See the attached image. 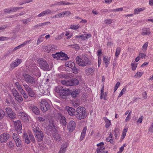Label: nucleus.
<instances>
[{
    "instance_id": "nucleus-15",
    "label": "nucleus",
    "mask_w": 153,
    "mask_h": 153,
    "mask_svg": "<svg viewBox=\"0 0 153 153\" xmlns=\"http://www.w3.org/2000/svg\"><path fill=\"white\" fill-rule=\"evenodd\" d=\"M37 141L38 142H41L43 141L44 137V134L41 131H39L38 132L35 134Z\"/></svg>"
},
{
    "instance_id": "nucleus-47",
    "label": "nucleus",
    "mask_w": 153,
    "mask_h": 153,
    "mask_svg": "<svg viewBox=\"0 0 153 153\" xmlns=\"http://www.w3.org/2000/svg\"><path fill=\"white\" fill-rule=\"evenodd\" d=\"M22 21V22L25 24H27L29 22H31V19L30 18H28L27 19H22L21 20Z\"/></svg>"
},
{
    "instance_id": "nucleus-24",
    "label": "nucleus",
    "mask_w": 153,
    "mask_h": 153,
    "mask_svg": "<svg viewBox=\"0 0 153 153\" xmlns=\"http://www.w3.org/2000/svg\"><path fill=\"white\" fill-rule=\"evenodd\" d=\"M22 137L25 140V142L27 144H29L30 142V140L29 139L28 136L26 133H24Z\"/></svg>"
},
{
    "instance_id": "nucleus-56",
    "label": "nucleus",
    "mask_w": 153,
    "mask_h": 153,
    "mask_svg": "<svg viewBox=\"0 0 153 153\" xmlns=\"http://www.w3.org/2000/svg\"><path fill=\"white\" fill-rule=\"evenodd\" d=\"M79 27L78 25H71L70 28L72 29L76 30Z\"/></svg>"
},
{
    "instance_id": "nucleus-23",
    "label": "nucleus",
    "mask_w": 153,
    "mask_h": 153,
    "mask_svg": "<svg viewBox=\"0 0 153 153\" xmlns=\"http://www.w3.org/2000/svg\"><path fill=\"white\" fill-rule=\"evenodd\" d=\"M95 71V68L93 67L92 68H89L87 69H85V72L88 75L94 73Z\"/></svg>"
},
{
    "instance_id": "nucleus-5",
    "label": "nucleus",
    "mask_w": 153,
    "mask_h": 153,
    "mask_svg": "<svg viewBox=\"0 0 153 153\" xmlns=\"http://www.w3.org/2000/svg\"><path fill=\"white\" fill-rule=\"evenodd\" d=\"M76 63L80 66H85L87 64H89V59L85 56L83 57L82 59H80L78 56L76 58Z\"/></svg>"
},
{
    "instance_id": "nucleus-36",
    "label": "nucleus",
    "mask_w": 153,
    "mask_h": 153,
    "mask_svg": "<svg viewBox=\"0 0 153 153\" xmlns=\"http://www.w3.org/2000/svg\"><path fill=\"white\" fill-rule=\"evenodd\" d=\"M56 3L57 5H67L71 4V3L69 2L66 3L65 1H61Z\"/></svg>"
},
{
    "instance_id": "nucleus-34",
    "label": "nucleus",
    "mask_w": 153,
    "mask_h": 153,
    "mask_svg": "<svg viewBox=\"0 0 153 153\" xmlns=\"http://www.w3.org/2000/svg\"><path fill=\"white\" fill-rule=\"evenodd\" d=\"M15 85H16L17 89L19 90L20 91V92H22L24 91L21 85L20 84L19 82H16L15 83Z\"/></svg>"
},
{
    "instance_id": "nucleus-55",
    "label": "nucleus",
    "mask_w": 153,
    "mask_h": 153,
    "mask_svg": "<svg viewBox=\"0 0 153 153\" xmlns=\"http://www.w3.org/2000/svg\"><path fill=\"white\" fill-rule=\"evenodd\" d=\"M7 146L8 147L10 148H13L14 146V144L11 141H10L7 144Z\"/></svg>"
},
{
    "instance_id": "nucleus-32",
    "label": "nucleus",
    "mask_w": 153,
    "mask_h": 153,
    "mask_svg": "<svg viewBox=\"0 0 153 153\" xmlns=\"http://www.w3.org/2000/svg\"><path fill=\"white\" fill-rule=\"evenodd\" d=\"M106 57V56H103V60L104 62L105 65V67H107L108 66V64L109 63L110 59H108V57H107V58Z\"/></svg>"
},
{
    "instance_id": "nucleus-61",
    "label": "nucleus",
    "mask_w": 153,
    "mask_h": 153,
    "mask_svg": "<svg viewBox=\"0 0 153 153\" xmlns=\"http://www.w3.org/2000/svg\"><path fill=\"white\" fill-rule=\"evenodd\" d=\"M146 56V54L145 53H140L139 55V56L140 58H144Z\"/></svg>"
},
{
    "instance_id": "nucleus-6",
    "label": "nucleus",
    "mask_w": 153,
    "mask_h": 153,
    "mask_svg": "<svg viewBox=\"0 0 153 153\" xmlns=\"http://www.w3.org/2000/svg\"><path fill=\"white\" fill-rule=\"evenodd\" d=\"M23 86L24 88L27 92L29 97L35 98L36 97V94L33 90L30 87L29 85L26 84H23Z\"/></svg>"
},
{
    "instance_id": "nucleus-27",
    "label": "nucleus",
    "mask_w": 153,
    "mask_h": 153,
    "mask_svg": "<svg viewBox=\"0 0 153 153\" xmlns=\"http://www.w3.org/2000/svg\"><path fill=\"white\" fill-rule=\"evenodd\" d=\"M61 82L62 84L66 86H72L71 79L68 80H62Z\"/></svg>"
},
{
    "instance_id": "nucleus-18",
    "label": "nucleus",
    "mask_w": 153,
    "mask_h": 153,
    "mask_svg": "<svg viewBox=\"0 0 153 153\" xmlns=\"http://www.w3.org/2000/svg\"><path fill=\"white\" fill-rule=\"evenodd\" d=\"M48 126L49 127L48 129H50V131H51L53 129V131L54 130L55 131H56L57 130V127L53 120H50L49 121Z\"/></svg>"
},
{
    "instance_id": "nucleus-59",
    "label": "nucleus",
    "mask_w": 153,
    "mask_h": 153,
    "mask_svg": "<svg viewBox=\"0 0 153 153\" xmlns=\"http://www.w3.org/2000/svg\"><path fill=\"white\" fill-rule=\"evenodd\" d=\"M37 120L40 122H43L45 120V119L42 117H39L37 118Z\"/></svg>"
},
{
    "instance_id": "nucleus-31",
    "label": "nucleus",
    "mask_w": 153,
    "mask_h": 153,
    "mask_svg": "<svg viewBox=\"0 0 153 153\" xmlns=\"http://www.w3.org/2000/svg\"><path fill=\"white\" fill-rule=\"evenodd\" d=\"M22 119L25 121H28V115L26 113L22 112L21 113Z\"/></svg>"
},
{
    "instance_id": "nucleus-33",
    "label": "nucleus",
    "mask_w": 153,
    "mask_h": 153,
    "mask_svg": "<svg viewBox=\"0 0 153 153\" xmlns=\"http://www.w3.org/2000/svg\"><path fill=\"white\" fill-rule=\"evenodd\" d=\"M60 53V58H63L64 60H66L68 59L69 58L68 56L67 55L65 54L64 53Z\"/></svg>"
},
{
    "instance_id": "nucleus-12",
    "label": "nucleus",
    "mask_w": 153,
    "mask_h": 153,
    "mask_svg": "<svg viewBox=\"0 0 153 153\" xmlns=\"http://www.w3.org/2000/svg\"><path fill=\"white\" fill-rule=\"evenodd\" d=\"M76 126V122L73 120H71L68 124L67 128L69 132H71L75 129Z\"/></svg>"
},
{
    "instance_id": "nucleus-54",
    "label": "nucleus",
    "mask_w": 153,
    "mask_h": 153,
    "mask_svg": "<svg viewBox=\"0 0 153 153\" xmlns=\"http://www.w3.org/2000/svg\"><path fill=\"white\" fill-rule=\"evenodd\" d=\"M45 15L50 14L53 12V11L49 9H48L47 10L44 11Z\"/></svg>"
},
{
    "instance_id": "nucleus-41",
    "label": "nucleus",
    "mask_w": 153,
    "mask_h": 153,
    "mask_svg": "<svg viewBox=\"0 0 153 153\" xmlns=\"http://www.w3.org/2000/svg\"><path fill=\"white\" fill-rule=\"evenodd\" d=\"M105 149V148L103 146H101L99 147L97 149V153H101L102 152H104V151L102 152Z\"/></svg>"
},
{
    "instance_id": "nucleus-49",
    "label": "nucleus",
    "mask_w": 153,
    "mask_h": 153,
    "mask_svg": "<svg viewBox=\"0 0 153 153\" xmlns=\"http://www.w3.org/2000/svg\"><path fill=\"white\" fill-rule=\"evenodd\" d=\"M107 93L105 92L101 94L100 96V98L101 99H103L104 100H107V99L106 98V97L107 96Z\"/></svg>"
},
{
    "instance_id": "nucleus-21",
    "label": "nucleus",
    "mask_w": 153,
    "mask_h": 153,
    "mask_svg": "<svg viewBox=\"0 0 153 153\" xmlns=\"http://www.w3.org/2000/svg\"><path fill=\"white\" fill-rule=\"evenodd\" d=\"M68 146L67 143H63L61 146V147L58 153H65L66 150V148Z\"/></svg>"
},
{
    "instance_id": "nucleus-17",
    "label": "nucleus",
    "mask_w": 153,
    "mask_h": 153,
    "mask_svg": "<svg viewBox=\"0 0 153 153\" xmlns=\"http://www.w3.org/2000/svg\"><path fill=\"white\" fill-rule=\"evenodd\" d=\"M22 62L21 59H17L15 60L10 65V68L12 70L14 69L15 67L17 66Z\"/></svg>"
},
{
    "instance_id": "nucleus-40",
    "label": "nucleus",
    "mask_w": 153,
    "mask_h": 153,
    "mask_svg": "<svg viewBox=\"0 0 153 153\" xmlns=\"http://www.w3.org/2000/svg\"><path fill=\"white\" fill-rule=\"evenodd\" d=\"M21 93L23 96V97H24V98L25 99H27V100H26V101H28L30 100L29 99H28V96L26 94L25 92L24 91H23Z\"/></svg>"
},
{
    "instance_id": "nucleus-30",
    "label": "nucleus",
    "mask_w": 153,
    "mask_h": 153,
    "mask_svg": "<svg viewBox=\"0 0 153 153\" xmlns=\"http://www.w3.org/2000/svg\"><path fill=\"white\" fill-rule=\"evenodd\" d=\"M103 119L106 123L105 127L107 128H108L111 125V122L107 117H104Z\"/></svg>"
},
{
    "instance_id": "nucleus-7",
    "label": "nucleus",
    "mask_w": 153,
    "mask_h": 153,
    "mask_svg": "<svg viewBox=\"0 0 153 153\" xmlns=\"http://www.w3.org/2000/svg\"><path fill=\"white\" fill-rule=\"evenodd\" d=\"M15 130L17 132L18 134L22 133V125L20 121L19 120L17 121H13Z\"/></svg>"
},
{
    "instance_id": "nucleus-39",
    "label": "nucleus",
    "mask_w": 153,
    "mask_h": 153,
    "mask_svg": "<svg viewBox=\"0 0 153 153\" xmlns=\"http://www.w3.org/2000/svg\"><path fill=\"white\" fill-rule=\"evenodd\" d=\"M45 34H44L43 35L40 36L39 37L38 39L37 44L38 45L39 43L42 42L44 40V38L43 37V36H44Z\"/></svg>"
},
{
    "instance_id": "nucleus-50",
    "label": "nucleus",
    "mask_w": 153,
    "mask_h": 153,
    "mask_svg": "<svg viewBox=\"0 0 153 153\" xmlns=\"http://www.w3.org/2000/svg\"><path fill=\"white\" fill-rule=\"evenodd\" d=\"M131 66L132 70L133 71L135 70L137 66V63L135 64L134 62H132L131 64Z\"/></svg>"
},
{
    "instance_id": "nucleus-9",
    "label": "nucleus",
    "mask_w": 153,
    "mask_h": 153,
    "mask_svg": "<svg viewBox=\"0 0 153 153\" xmlns=\"http://www.w3.org/2000/svg\"><path fill=\"white\" fill-rule=\"evenodd\" d=\"M23 76L25 80L27 83L31 84L36 83V79L32 76L26 74L23 75Z\"/></svg>"
},
{
    "instance_id": "nucleus-28",
    "label": "nucleus",
    "mask_w": 153,
    "mask_h": 153,
    "mask_svg": "<svg viewBox=\"0 0 153 153\" xmlns=\"http://www.w3.org/2000/svg\"><path fill=\"white\" fill-rule=\"evenodd\" d=\"M51 46L50 45H49L46 46H44L42 48L43 50L48 53L51 52Z\"/></svg>"
},
{
    "instance_id": "nucleus-51",
    "label": "nucleus",
    "mask_w": 153,
    "mask_h": 153,
    "mask_svg": "<svg viewBox=\"0 0 153 153\" xmlns=\"http://www.w3.org/2000/svg\"><path fill=\"white\" fill-rule=\"evenodd\" d=\"M148 42H146L143 46V50L144 51H146L147 49L148 46Z\"/></svg>"
},
{
    "instance_id": "nucleus-19",
    "label": "nucleus",
    "mask_w": 153,
    "mask_h": 153,
    "mask_svg": "<svg viewBox=\"0 0 153 153\" xmlns=\"http://www.w3.org/2000/svg\"><path fill=\"white\" fill-rule=\"evenodd\" d=\"M33 67V68H32V69L31 71V73L36 76L39 77L40 76L41 74L38 68L36 66Z\"/></svg>"
},
{
    "instance_id": "nucleus-35",
    "label": "nucleus",
    "mask_w": 153,
    "mask_h": 153,
    "mask_svg": "<svg viewBox=\"0 0 153 153\" xmlns=\"http://www.w3.org/2000/svg\"><path fill=\"white\" fill-rule=\"evenodd\" d=\"M72 85H76L79 84V81L76 78H73L71 79Z\"/></svg>"
},
{
    "instance_id": "nucleus-57",
    "label": "nucleus",
    "mask_w": 153,
    "mask_h": 153,
    "mask_svg": "<svg viewBox=\"0 0 153 153\" xmlns=\"http://www.w3.org/2000/svg\"><path fill=\"white\" fill-rule=\"evenodd\" d=\"M120 85V83L119 82H117L116 84L115 87L114 88V93L117 90V89L118 88L119 86Z\"/></svg>"
},
{
    "instance_id": "nucleus-2",
    "label": "nucleus",
    "mask_w": 153,
    "mask_h": 153,
    "mask_svg": "<svg viewBox=\"0 0 153 153\" xmlns=\"http://www.w3.org/2000/svg\"><path fill=\"white\" fill-rule=\"evenodd\" d=\"M75 116L76 118L81 120L85 118L87 116V113L85 107L79 106L76 109Z\"/></svg>"
},
{
    "instance_id": "nucleus-45",
    "label": "nucleus",
    "mask_w": 153,
    "mask_h": 153,
    "mask_svg": "<svg viewBox=\"0 0 153 153\" xmlns=\"http://www.w3.org/2000/svg\"><path fill=\"white\" fill-rule=\"evenodd\" d=\"M144 9L141 8H139L135 9L134 10V14H138L141 11L143 10Z\"/></svg>"
},
{
    "instance_id": "nucleus-25",
    "label": "nucleus",
    "mask_w": 153,
    "mask_h": 153,
    "mask_svg": "<svg viewBox=\"0 0 153 153\" xmlns=\"http://www.w3.org/2000/svg\"><path fill=\"white\" fill-rule=\"evenodd\" d=\"M70 91L71 92L70 95H71V97L74 98L76 97V95L79 94L80 92V91L78 90H76L73 91L71 90Z\"/></svg>"
},
{
    "instance_id": "nucleus-8",
    "label": "nucleus",
    "mask_w": 153,
    "mask_h": 153,
    "mask_svg": "<svg viewBox=\"0 0 153 153\" xmlns=\"http://www.w3.org/2000/svg\"><path fill=\"white\" fill-rule=\"evenodd\" d=\"M5 110L6 114L11 120H14L16 118V114L10 108H6Z\"/></svg>"
},
{
    "instance_id": "nucleus-4",
    "label": "nucleus",
    "mask_w": 153,
    "mask_h": 153,
    "mask_svg": "<svg viewBox=\"0 0 153 153\" xmlns=\"http://www.w3.org/2000/svg\"><path fill=\"white\" fill-rule=\"evenodd\" d=\"M40 108L44 113L50 108L51 106L45 99H41L40 102Z\"/></svg>"
},
{
    "instance_id": "nucleus-22",
    "label": "nucleus",
    "mask_w": 153,
    "mask_h": 153,
    "mask_svg": "<svg viewBox=\"0 0 153 153\" xmlns=\"http://www.w3.org/2000/svg\"><path fill=\"white\" fill-rule=\"evenodd\" d=\"M150 33V31L149 28H143L142 30L141 34L143 35H149Z\"/></svg>"
},
{
    "instance_id": "nucleus-52",
    "label": "nucleus",
    "mask_w": 153,
    "mask_h": 153,
    "mask_svg": "<svg viewBox=\"0 0 153 153\" xmlns=\"http://www.w3.org/2000/svg\"><path fill=\"white\" fill-rule=\"evenodd\" d=\"M11 92L13 96L14 97L17 94L19 93L18 91L16 90L15 88H13L11 90Z\"/></svg>"
},
{
    "instance_id": "nucleus-62",
    "label": "nucleus",
    "mask_w": 153,
    "mask_h": 153,
    "mask_svg": "<svg viewBox=\"0 0 153 153\" xmlns=\"http://www.w3.org/2000/svg\"><path fill=\"white\" fill-rule=\"evenodd\" d=\"M86 36L85 34H82L80 35V36H79V37H80V38L82 39L85 40L86 39H87V37Z\"/></svg>"
},
{
    "instance_id": "nucleus-53",
    "label": "nucleus",
    "mask_w": 153,
    "mask_h": 153,
    "mask_svg": "<svg viewBox=\"0 0 153 153\" xmlns=\"http://www.w3.org/2000/svg\"><path fill=\"white\" fill-rule=\"evenodd\" d=\"M104 22L106 24L110 25L112 23V20L111 19H105Z\"/></svg>"
},
{
    "instance_id": "nucleus-16",
    "label": "nucleus",
    "mask_w": 153,
    "mask_h": 153,
    "mask_svg": "<svg viewBox=\"0 0 153 153\" xmlns=\"http://www.w3.org/2000/svg\"><path fill=\"white\" fill-rule=\"evenodd\" d=\"M65 111L68 112L70 115L71 116L75 115L76 110L74 108L69 107V106H66L65 108Z\"/></svg>"
},
{
    "instance_id": "nucleus-44",
    "label": "nucleus",
    "mask_w": 153,
    "mask_h": 153,
    "mask_svg": "<svg viewBox=\"0 0 153 153\" xmlns=\"http://www.w3.org/2000/svg\"><path fill=\"white\" fill-rule=\"evenodd\" d=\"M121 52V48L119 47H118L116 50L115 56L117 57L120 54Z\"/></svg>"
},
{
    "instance_id": "nucleus-38",
    "label": "nucleus",
    "mask_w": 153,
    "mask_h": 153,
    "mask_svg": "<svg viewBox=\"0 0 153 153\" xmlns=\"http://www.w3.org/2000/svg\"><path fill=\"white\" fill-rule=\"evenodd\" d=\"M66 65L67 66L71 68V69L73 67H74V66L76 65L75 63L71 62H68V64Z\"/></svg>"
},
{
    "instance_id": "nucleus-3",
    "label": "nucleus",
    "mask_w": 153,
    "mask_h": 153,
    "mask_svg": "<svg viewBox=\"0 0 153 153\" xmlns=\"http://www.w3.org/2000/svg\"><path fill=\"white\" fill-rule=\"evenodd\" d=\"M38 62L39 67L43 70L48 71L51 69V68L49 67L48 64L45 59H39L38 60Z\"/></svg>"
},
{
    "instance_id": "nucleus-64",
    "label": "nucleus",
    "mask_w": 153,
    "mask_h": 153,
    "mask_svg": "<svg viewBox=\"0 0 153 153\" xmlns=\"http://www.w3.org/2000/svg\"><path fill=\"white\" fill-rule=\"evenodd\" d=\"M149 131L150 132H153V122L152 123L151 125L149 127Z\"/></svg>"
},
{
    "instance_id": "nucleus-26",
    "label": "nucleus",
    "mask_w": 153,
    "mask_h": 153,
    "mask_svg": "<svg viewBox=\"0 0 153 153\" xmlns=\"http://www.w3.org/2000/svg\"><path fill=\"white\" fill-rule=\"evenodd\" d=\"M14 97L16 100L19 102H22L23 101V99L21 94L19 93L16 95Z\"/></svg>"
},
{
    "instance_id": "nucleus-29",
    "label": "nucleus",
    "mask_w": 153,
    "mask_h": 153,
    "mask_svg": "<svg viewBox=\"0 0 153 153\" xmlns=\"http://www.w3.org/2000/svg\"><path fill=\"white\" fill-rule=\"evenodd\" d=\"M86 130L87 128L86 127H84L81 133V135L80 138V140H82L84 137L86 132Z\"/></svg>"
},
{
    "instance_id": "nucleus-11",
    "label": "nucleus",
    "mask_w": 153,
    "mask_h": 153,
    "mask_svg": "<svg viewBox=\"0 0 153 153\" xmlns=\"http://www.w3.org/2000/svg\"><path fill=\"white\" fill-rule=\"evenodd\" d=\"M54 133H53V136L54 140L57 142H59L62 140V135L61 134L59 133L56 131H53Z\"/></svg>"
},
{
    "instance_id": "nucleus-10",
    "label": "nucleus",
    "mask_w": 153,
    "mask_h": 153,
    "mask_svg": "<svg viewBox=\"0 0 153 153\" xmlns=\"http://www.w3.org/2000/svg\"><path fill=\"white\" fill-rule=\"evenodd\" d=\"M56 117L57 121H59L62 126L65 127L67 122L66 119L65 117L61 114L58 113Z\"/></svg>"
},
{
    "instance_id": "nucleus-48",
    "label": "nucleus",
    "mask_w": 153,
    "mask_h": 153,
    "mask_svg": "<svg viewBox=\"0 0 153 153\" xmlns=\"http://www.w3.org/2000/svg\"><path fill=\"white\" fill-rule=\"evenodd\" d=\"M5 112L2 109H0V120L4 116Z\"/></svg>"
},
{
    "instance_id": "nucleus-58",
    "label": "nucleus",
    "mask_w": 153,
    "mask_h": 153,
    "mask_svg": "<svg viewBox=\"0 0 153 153\" xmlns=\"http://www.w3.org/2000/svg\"><path fill=\"white\" fill-rule=\"evenodd\" d=\"M119 132V129L118 128H116L114 130V134L116 138H117V133Z\"/></svg>"
},
{
    "instance_id": "nucleus-43",
    "label": "nucleus",
    "mask_w": 153,
    "mask_h": 153,
    "mask_svg": "<svg viewBox=\"0 0 153 153\" xmlns=\"http://www.w3.org/2000/svg\"><path fill=\"white\" fill-rule=\"evenodd\" d=\"M60 53L58 52L56 53L55 54H52V55L54 58L56 59H59L60 58Z\"/></svg>"
},
{
    "instance_id": "nucleus-1",
    "label": "nucleus",
    "mask_w": 153,
    "mask_h": 153,
    "mask_svg": "<svg viewBox=\"0 0 153 153\" xmlns=\"http://www.w3.org/2000/svg\"><path fill=\"white\" fill-rule=\"evenodd\" d=\"M54 91L59 93V95L61 98L66 99L68 96L70 94L71 91L65 87L58 85L55 88Z\"/></svg>"
},
{
    "instance_id": "nucleus-20",
    "label": "nucleus",
    "mask_w": 153,
    "mask_h": 153,
    "mask_svg": "<svg viewBox=\"0 0 153 153\" xmlns=\"http://www.w3.org/2000/svg\"><path fill=\"white\" fill-rule=\"evenodd\" d=\"M30 109H31V111L35 114L38 115L40 114V111L39 110L37 106H31L30 107Z\"/></svg>"
},
{
    "instance_id": "nucleus-37",
    "label": "nucleus",
    "mask_w": 153,
    "mask_h": 153,
    "mask_svg": "<svg viewBox=\"0 0 153 153\" xmlns=\"http://www.w3.org/2000/svg\"><path fill=\"white\" fill-rule=\"evenodd\" d=\"M71 69L72 70L73 72L75 74H77L79 71V69L77 67L76 65L74 66V67H73Z\"/></svg>"
},
{
    "instance_id": "nucleus-46",
    "label": "nucleus",
    "mask_w": 153,
    "mask_h": 153,
    "mask_svg": "<svg viewBox=\"0 0 153 153\" xmlns=\"http://www.w3.org/2000/svg\"><path fill=\"white\" fill-rule=\"evenodd\" d=\"M32 128L33 131L35 133V134L38 132V131H41L38 127H36L34 126Z\"/></svg>"
},
{
    "instance_id": "nucleus-14",
    "label": "nucleus",
    "mask_w": 153,
    "mask_h": 153,
    "mask_svg": "<svg viewBox=\"0 0 153 153\" xmlns=\"http://www.w3.org/2000/svg\"><path fill=\"white\" fill-rule=\"evenodd\" d=\"M13 138L16 143V146L17 147H20L21 146V141L16 133H13Z\"/></svg>"
},
{
    "instance_id": "nucleus-42",
    "label": "nucleus",
    "mask_w": 153,
    "mask_h": 153,
    "mask_svg": "<svg viewBox=\"0 0 153 153\" xmlns=\"http://www.w3.org/2000/svg\"><path fill=\"white\" fill-rule=\"evenodd\" d=\"M29 136L30 139V140L33 143H35L36 142L35 140L34 136L31 133H29Z\"/></svg>"
},
{
    "instance_id": "nucleus-13",
    "label": "nucleus",
    "mask_w": 153,
    "mask_h": 153,
    "mask_svg": "<svg viewBox=\"0 0 153 153\" xmlns=\"http://www.w3.org/2000/svg\"><path fill=\"white\" fill-rule=\"evenodd\" d=\"M9 134L4 133L0 135V142L1 143L6 142L8 139L10 138Z\"/></svg>"
},
{
    "instance_id": "nucleus-60",
    "label": "nucleus",
    "mask_w": 153,
    "mask_h": 153,
    "mask_svg": "<svg viewBox=\"0 0 153 153\" xmlns=\"http://www.w3.org/2000/svg\"><path fill=\"white\" fill-rule=\"evenodd\" d=\"M4 12L5 13H9L10 12H12L11 8L5 9L4 10Z\"/></svg>"
},
{
    "instance_id": "nucleus-63",
    "label": "nucleus",
    "mask_w": 153,
    "mask_h": 153,
    "mask_svg": "<svg viewBox=\"0 0 153 153\" xmlns=\"http://www.w3.org/2000/svg\"><path fill=\"white\" fill-rule=\"evenodd\" d=\"M63 15H66V16H68L71 14V12L69 11H65L64 12H63Z\"/></svg>"
}]
</instances>
